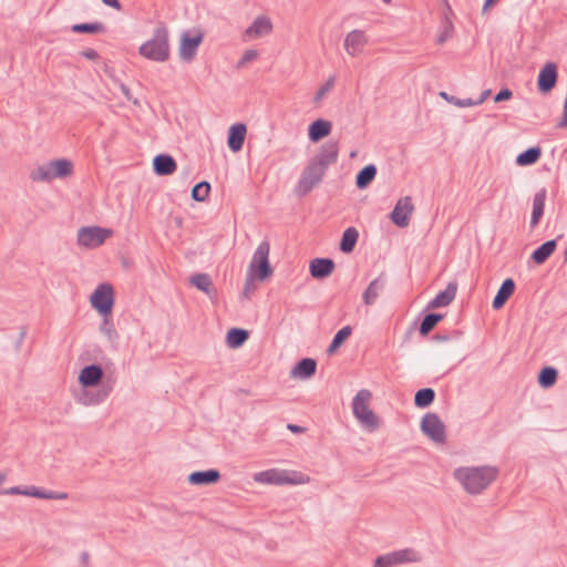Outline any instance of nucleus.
<instances>
[{
	"label": "nucleus",
	"mask_w": 567,
	"mask_h": 567,
	"mask_svg": "<svg viewBox=\"0 0 567 567\" xmlns=\"http://www.w3.org/2000/svg\"><path fill=\"white\" fill-rule=\"evenodd\" d=\"M496 466L485 465L476 467H458L454 471V478L472 495L481 494L498 476Z\"/></svg>",
	"instance_id": "obj_1"
},
{
	"label": "nucleus",
	"mask_w": 567,
	"mask_h": 567,
	"mask_svg": "<svg viewBox=\"0 0 567 567\" xmlns=\"http://www.w3.org/2000/svg\"><path fill=\"white\" fill-rule=\"evenodd\" d=\"M138 53L151 61H167L171 55L167 28L163 24L156 27L153 37L140 47Z\"/></svg>",
	"instance_id": "obj_2"
},
{
	"label": "nucleus",
	"mask_w": 567,
	"mask_h": 567,
	"mask_svg": "<svg viewBox=\"0 0 567 567\" xmlns=\"http://www.w3.org/2000/svg\"><path fill=\"white\" fill-rule=\"evenodd\" d=\"M254 481L259 484L301 485L309 483L310 477L297 471L270 468L256 473L254 475Z\"/></svg>",
	"instance_id": "obj_3"
},
{
	"label": "nucleus",
	"mask_w": 567,
	"mask_h": 567,
	"mask_svg": "<svg viewBox=\"0 0 567 567\" xmlns=\"http://www.w3.org/2000/svg\"><path fill=\"white\" fill-rule=\"evenodd\" d=\"M73 173V164L66 158L51 161L38 166L30 174L33 182H51L55 178H64Z\"/></svg>",
	"instance_id": "obj_4"
},
{
	"label": "nucleus",
	"mask_w": 567,
	"mask_h": 567,
	"mask_svg": "<svg viewBox=\"0 0 567 567\" xmlns=\"http://www.w3.org/2000/svg\"><path fill=\"white\" fill-rule=\"evenodd\" d=\"M372 393L367 390H360L352 401L353 415L364 425L375 429L379 426V419L369 408Z\"/></svg>",
	"instance_id": "obj_5"
},
{
	"label": "nucleus",
	"mask_w": 567,
	"mask_h": 567,
	"mask_svg": "<svg viewBox=\"0 0 567 567\" xmlns=\"http://www.w3.org/2000/svg\"><path fill=\"white\" fill-rule=\"evenodd\" d=\"M269 251L270 245L267 240L258 245L249 266L248 277L265 280L272 274L269 265Z\"/></svg>",
	"instance_id": "obj_6"
},
{
	"label": "nucleus",
	"mask_w": 567,
	"mask_h": 567,
	"mask_svg": "<svg viewBox=\"0 0 567 567\" xmlns=\"http://www.w3.org/2000/svg\"><path fill=\"white\" fill-rule=\"evenodd\" d=\"M91 303L101 315L107 317L114 305V290L110 284H100L91 295Z\"/></svg>",
	"instance_id": "obj_7"
},
{
	"label": "nucleus",
	"mask_w": 567,
	"mask_h": 567,
	"mask_svg": "<svg viewBox=\"0 0 567 567\" xmlns=\"http://www.w3.org/2000/svg\"><path fill=\"white\" fill-rule=\"evenodd\" d=\"M420 560L419 554L412 548H404L379 556L374 560V567H393L404 563H415Z\"/></svg>",
	"instance_id": "obj_8"
},
{
	"label": "nucleus",
	"mask_w": 567,
	"mask_h": 567,
	"mask_svg": "<svg viewBox=\"0 0 567 567\" xmlns=\"http://www.w3.org/2000/svg\"><path fill=\"white\" fill-rule=\"evenodd\" d=\"M324 173L326 172H323L322 168H319L312 163H309V165L302 172L300 179L298 181L296 186V194L298 196L307 195L312 190L315 186L321 182Z\"/></svg>",
	"instance_id": "obj_9"
},
{
	"label": "nucleus",
	"mask_w": 567,
	"mask_h": 567,
	"mask_svg": "<svg viewBox=\"0 0 567 567\" xmlns=\"http://www.w3.org/2000/svg\"><path fill=\"white\" fill-rule=\"evenodd\" d=\"M112 234L111 230L101 227H82L78 233V244L86 248L101 246Z\"/></svg>",
	"instance_id": "obj_10"
},
{
	"label": "nucleus",
	"mask_w": 567,
	"mask_h": 567,
	"mask_svg": "<svg viewBox=\"0 0 567 567\" xmlns=\"http://www.w3.org/2000/svg\"><path fill=\"white\" fill-rule=\"evenodd\" d=\"M421 429L435 443H444L446 439L445 426L437 414L427 413L423 416Z\"/></svg>",
	"instance_id": "obj_11"
},
{
	"label": "nucleus",
	"mask_w": 567,
	"mask_h": 567,
	"mask_svg": "<svg viewBox=\"0 0 567 567\" xmlns=\"http://www.w3.org/2000/svg\"><path fill=\"white\" fill-rule=\"evenodd\" d=\"M338 155L339 142L330 140L321 145L319 152L311 159L310 163H312L319 168H322V171L326 172L330 165L334 164L338 161Z\"/></svg>",
	"instance_id": "obj_12"
},
{
	"label": "nucleus",
	"mask_w": 567,
	"mask_h": 567,
	"mask_svg": "<svg viewBox=\"0 0 567 567\" xmlns=\"http://www.w3.org/2000/svg\"><path fill=\"white\" fill-rule=\"evenodd\" d=\"M413 210L414 206L412 198L410 196H405L396 202L392 213L390 214V218L393 224L403 228L409 225Z\"/></svg>",
	"instance_id": "obj_13"
},
{
	"label": "nucleus",
	"mask_w": 567,
	"mask_h": 567,
	"mask_svg": "<svg viewBox=\"0 0 567 567\" xmlns=\"http://www.w3.org/2000/svg\"><path fill=\"white\" fill-rule=\"evenodd\" d=\"M272 32V22L267 16L257 17L254 22L245 30L243 41L248 42Z\"/></svg>",
	"instance_id": "obj_14"
},
{
	"label": "nucleus",
	"mask_w": 567,
	"mask_h": 567,
	"mask_svg": "<svg viewBox=\"0 0 567 567\" xmlns=\"http://www.w3.org/2000/svg\"><path fill=\"white\" fill-rule=\"evenodd\" d=\"M367 43L368 39L364 32L361 30H353L346 37L344 49L351 56H357L363 51Z\"/></svg>",
	"instance_id": "obj_15"
},
{
	"label": "nucleus",
	"mask_w": 567,
	"mask_h": 567,
	"mask_svg": "<svg viewBox=\"0 0 567 567\" xmlns=\"http://www.w3.org/2000/svg\"><path fill=\"white\" fill-rule=\"evenodd\" d=\"M203 37L198 34L196 37H189L184 33L179 45V56L182 60L189 62L194 59L197 52L198 45L202 43Z\"/></svg>",
	"instance_id": "obj_16"
},
{
	"label": "nucleus",
	"mask_w": 567,
	"mask_h": 567,
	"mask_svg": "<svg viewBox=\"0 0 567 567\" xmlns=\"http://www.w3.org/2000/svg\"><path fill=\"white\" fill-rule=\"evenodd\" d=\"M557 81V66L555 63H547L538 74V89L542 92L550 91Z\"/></svg>",
	"instance_id": "obj_17"
},
{
	"label": "nucleus",
	"mask_w": 567,
	"mask_h": 567,
	"mask_svg": "<svg viewBox=\"0 0 567 567\" xmlns=\"http://www.w3.org/2000/svg\"><path fill=\"white\" fill-rule=\"evenodd\" d=\"M457 292V284L456 281H451L447 284L446 288L443 291H440L430 302L429 309H436L441 307L449 306L456 296Z\"/></svg>",
	"instance_id": "obj_18"
},
{
	"label": "nucleus",
	"mask_w": 567,
	"mask_h": 567,
	"mask_svg": "<svg viewBox=\"0 0 567 567\" xmlns=\"http://www.w3.org/2000/svg\"><path fill=\"white\" fill-rule=\"evenodd\" d=\"M334 262L329 258H315L310 261V275L316 279L327 278L334 270Z\"/></svg>",
	"instance_id": "obj_19"
},
{
	"label": "nucleus",
	"mask_w": 567,
	"mask_h": 567,
	"mask_svg": "<svg viewBox=\"0 0 567 567\" xmlns=\"http://www.w3.org/2000/svg\"><path fill=\"white\" fill-rule=\"evenodd\" d=\"M385 287V276L381 274L378 278L372 280L367 289L363 291L362 300L365 306H372L375 303L380 293L384 290Z\"/></svg>",
	"instance_id": "obj_20"
},
{
	"label": "nucleus",
	"mask_w": 567,
	"mask_h": 567,
	"mask_svg": "<svg viewBox=\"0 0 567 567\" xmlns=\"http://www.w3.org/2000/svg\"><path fill=\"white\" fill-rule=\"evenodd\" d=\"M247 127L243 123H237L230 126L228 132L227 144L233 152H238L243 148Z\"/></svg>",
	"instance_id": "obj_21"
},
{
	"label": "nucleus",
	"mask_w": 567,
	"mask_h": 567,
	"mask_svg": "<svg viewBox=\"0 0 567 567\" xmlns=\"http://www.w3.org/2000/svg\"><path fill=\"white\" fill-rule=\"evenodd\" d=\"M153 168L158 176H166L176 171L177 164L171 155L159 154L154 157Z\"/></svg>",
	"instance_id": "obj_22"
},
{
	"label": "nucleus",
	"mask_w": 567,
	"mask_h": 567,
	"mask_svg": "<svg viewBox=\"0 0 567 567\" xmlns=\"http://www.w3.org/2000/svg\"><path fill=\"white\" fill-rule=\"evenodd\" d=\"M103 378V370L100 365L91 364L82 369L79 381L83 386H94Z\"/></svg>",
	"instance_id": "obj_23"
},
{
	"label": "nucleus",
	"mask_w": 567,
	"mask_h": 567,
	"mask_svg": "<svg viewBox=\"0 0 567 567\" xmlns=\"http://www.w3.org/2000/svg\"><path fill=\"white\" fill-rule=\"evenodd\" d=\"M331 122L327 120H316L309 125L308 135L311 142H319L320 140L328 136L331 132Z\"/></svg>",
	"instance_id": "obj_24"
},
{
	"label": "nucleus",
	"mask_w": 567,
	"mask_h": 567,
	"mask_svg": "<svg viewBox=\"0 0 567 567\" xmlns=\"http://www.w3.org/2000/svg\"><path fill=\"white\" fill-rule=\"evenodd\" d=\"M220 480V473L217 470L193 472L188 476L192 485H210Z\"/></svg>",
	"instance_id": "obj_25"
},
{
	"label": "nucleus",
	"mask_w": 567,
	"mask_h": 567,
	"mask_svg": "<svg viewBox=\"0 0 567 567\" xmlns=\"http://www.w3.org/2000/svg\"><path fill=\"white\" fill-rule=\"evenodd\" d=\"M189 282L192 286L205 292L210 298L217 295L216 288L214 287L212 278L208 274H195L190 277Z\"/></svg>",
	"instance_id": "obj_26"
},
{
	"label": "nucleus",
	"mask_w": 567,
	"mask_h": 567,
	"mask_svg": "<svg viewBox=\"0 0 567 567\" xmlns=\"http://www.w3.org/2000/svg\"><path fill=\"white\" fill-rule=\"evenodd\" d=\"M546 189L542 188L539 189L533 198V210H532V217H530V227L535 228L540 218L544 215V208H545V200H546Z\"/></svg>",
	"instance_id": "obj_27"
},
{
	"label": "nucleus",
	"mask_w": 567,
	"mask_h": 567,
	"mask_svg": "<svg viewBox=\"0 0 567 567\" xmlns=\"http://www.w3.org/2000/svg\"><path fill=\"white\" fill-rule=\"evenodd\" d=\"M514 291H515L514 280L512 278L505 279L493 300V303H492L493 308L501 309L506 303L508 298L514 293Z\"/></svg>",
	"instance_id": "obj_28"
},
{
	"label": "nucleus",
	"mask_w": 567,
	"mask_h": 567,
	"mask_svg": "<svg viewBox=\"0 0 567 567\" xmlns=\"http://www.w3.org/2000/svg\"><path fill=\"white\" fill-rule=\"evenodd\" d=\"M316 360L311 358H305L293 367L291 375L295 378L308 379L316 373Z\"/></svg>",
	"instance_id": "obj_29"
},
{
	"label": "nucleus",
	"mask_w": 567,
	"mask_h": 567,
	"mask_svg": "<svg viewBox=\"0 0 567 567\" xmlns=\"http://www.w3.org/2000/svg\"><path fill=\"white\" fill-rule=\"evenodd\" d=\"M557 247L556 239L548 240L540 245L534 252L532 254V259L537 264H544L549 256L555 251Z\"/></svg>",
	"instance_id": "obj_30"
},
{
	"label": "nucleus",
	"mask_w": 567,
	"mask_h": 567,
	"mask_svg": "<svg viewBox=\"0 0 567 567\" xmlns=\"http://www.w3.org/2000/svg\"><path fill=\"white\" fill-rule=\"evenodd\" d=\"M377 175V167L373 164L364 166L355 177V185L359 189L367 188Z\"/></svg>",
	"instance_id": "obj_31"
},
{
	"label": "nucleus",
	"mask_w": 567,
	"mask_h": 567,
	"mask_svg": "<svg viewBox=\"0 0 567 567\" xmlns=\"http://www.w3.org/2000/svg\"><path fill=\"white\" fill-rule=\"evenodd\" d=\"M359 233L354 227L347 228L340 241V250L344 254L353 251L354 246L358 241Z\"/></svg>",
	"instance_id": "obj_32"
},
{
	"label": "nucleus",
	"mask_w": 567,
	"mask_h": 567,
	"mask_svg": "<svg viewBox=\"0 0 567 567\" xmlns=\"http://www.w3.org/2000/svg\"><path fill=\"white\" fill-rule=\"evenodd\" d=\"M542 156V148L539 146L529 147L516 157L518 166H528L535 164Z\"/></svg>",
	"instance_id": "obj_33"
},
{
	"label": "nucleus",
	"mask_w": 567,
	"mask_h": 567,
	"mask_svg": "<svg viewBox=\"0 0 567 567\" xmlns=\"http://www.w3.org/2000/svg\"><path fill=\"white\" fill-rule=\"evenodd\" d=\"M249 333L247 330L239 329V328H231L227 332L226 341L228 347L230 348H239L243 346L246 340L248 339Z\"/></svg>",
	"instance_id": "obj_34"
},
{
	"label": "nucleus",
	"mask_w": 567,
	"mask_h": 567,
	"mask_svg": "<svg viewBox=\"0 0 567 567\" xmlns=\"http://www.w3.org/2000/svg\"><path fill=\"white\" fill-rule=\"evenodd\" d=\"M435 399V392L431 388H424L419 390L414 396V404L417 408H426L433 403Z\"/></svg>",
	"instance_id": "obj_35"
},
{
	"label": "nucleus",
	"mask_w": 567,
	"mask_h": 567,
	"mask_svg": "<svg viewBox=\"0 0 567 567\" xmlns=\"http://www.w3.org/2000/svg\"><path fill=\"white\" fill-rule=\"evenodd\" d=\"M557 380V370L551 367H545L540 370L538 374V383L543 388H550L555 384Z\"/></svg>",
	"instance_id": "obj_36"
},
{
	"label": "nucleus",
	"mask_w": 567,
	"mask_h": 567,
	"mask_svg": "<svg viewBox=\"0 0 567 567\" xmlns=\"http://www.w3.org/2000/svg\"><path fill=\"white\" fill-rule=\"evenodd\" d=\"M443 319V315L429 313L424 317L420 324V333L422 336L429 334L432 329Z\"/></svg>",
	"instance_id": "obj_37"
},
{
	"label": "nucleus",
	"mask_w": 567,
	"mask_h": 567,
	"mask_svg": "<svg viewBox=\"0 0 567 567\" xmlns=\"http://www.w3.org/2000/svg\"><path fill=\"white\" fill-rule=\"evenodd\" d=\"M351 333L352 328L350 326L341 328L333 337L328 348V353H333L342 344V342L346 341L351 336Z\"/></svg>",
	"instance_id": "obj_38"
},
{
	"label": "nucleus",
	"mask_w": 567,
	"mask_h": 567,
	"mask_svg": "<svg viewBox=\"0 0 567 567\" xmlns=\"http://www.w3.org/2000/svg\"><path fill=\"white\" fill-rule=\"evenodd\" d=\"M71 30L75 33H101L105 27L101 22L73 24Z\"/></svg>",
	"instance_id": "obj_39"
},
{
	"label": "nucleus",
	"mask_w": 567,
	"mask_h": 567,
	"mask_svg": "<svg viewBox=\"0 0 567 567\" xmlns=\"http://www.w3.org/2000/svg\"><path fill=\"white\" fill-rule=\"evenodd\" d=\"M210 192V185L208 182H200L196 184L192 189V198L196 202H204Z\"/></svg>",
	"instance_id": "obj_40"
},
{
	"label": "nucleus",
	"mask_w": 567,
	"mask_h": 567,
	"mask_svg": "<svg viewBox=\"0 0 567 567\" xmlns=\"http://www.w3.org/2000/svg\"><path fill=\"white\" fill-rule=\"evenodd\" d=\"M30 496L43 499H65L68 498L66 493L47 492L37 487H32V492H28Z\"/></svg>",
	"instance_id": "obj_41"
},
{
	"label": "nucleus",
	"mask_w": 567,
	"mask_h": 567,
	"mask_svg": "<svg viewBox=\"0 0 567 567\" xmlns=\"http://www.w3.org/2000/svg\"><path fill=\"white\" fill-rule=\"evenodd\" d=\"M440 95L446 100L447 102L458 106V107H467V106H474V100L472 99H458L453 95H449L446 92H441Z\"/></svg>",
	"instance_id": "obj_42"
},
{
	"label": "nucleus",
	"mask_w": 567,
	"mask_h": 567,
	"mask_svg": "<svg viewBox=\"0 0 567 567\" xmlns=\"http://www.w3.org/2000/svg\"><path fill=\"white\" fill-rule=\"evenodd\" d=\"M259 56V52L254 49L246 50L239 61L237 62V69L244 68L246 64L255 61Z\"/></svg>",
	"instance_id": "obj_43"
},
{
	"label": "nucleus",
	"mask_w": 567,
	"mask_h": 567,
	"mask_svg": "<svg viewBox=\"0 0 567 567\" xmlns=\"http://www.w3.org/2000/svg\"><path fill=\"white\" fill-rule=\"evenodd\" d=\"M102 331L109 337L110 340H113L117 338L116 330L114 328V324L112 321L107 319V317L104 318L103 324H102Z\"/></svg>",
	"instance_id": "obj_44"
},
{
	"label": "nucleus",
	"mask_w": 567,
	"mask_h": 567,
	"mask_svg": "<svg viewBox=\"0 0 567 567\" xmlns=\"http://www.w3.org/2000/svg\"><path fill=\"white\" fill-rule=\"evenodd\" d=\"M333 84H334V79L333 78H330L316 93V96H315V100L316 101H319L321 100L326 94L327 92H329L332 87H333Z\"/></svg>",
	"instance_id": "obj_45"
},
{
	"label": "nucleus",
	"mask_w": 567,
	"mask_h": 567,
	"mask_svg": "<svg viewBox=\"0 0 567 567\" xmlns=\"http://www.w3.org/2000/svg\"><path fill=\"white\" fill-rule=\"evenodd\" d=\"M512 96L513 92L509 89H503L494 96V101L498 103L502 101L509 100Z\"/></svg>",
	"instance_id": "obj_46"
},
{
	"label": "nucleus",
	"mask_w": 567,
	"mask_h": 567,
	"mask_svg": "<svg viewBox=\"0 0 567 567\" xmlns=\"http://www.w3.org/2000/svg\"><path fill=\"white\" fill-rule=\"evenodd\" d=\"M28 492H32V487L28 488V489H21L20 487L14 486L9 489H6L3 493L9 494V495H20L21 494V495L30 496V494Z\"/></svg>",
	"instance_id": "obj_47"
},
{
	"label": "nucleus",
	"mask_w": 567,
	"mask_h": 567,
	"mask_svg": "<svg viewBox=\"0 0 567 567\" xmlns=\"http://www.w3.org/2000/svg\"><path fill=\"white\" fill-rule=\"evenodd\" d=\"M81 54L87 60L95 61L99 59V53L94 49H86L82 51Z\"/></svg>",
	"instance_id": "obj_48"
},
{
	"label": "nucleus",
	"mask_w": 567,
	"mask_h": 567,
	"mask_svg": "<svg viewBox=\"0 0 567 567\" xmlns=\"http://www.w3.org/2000/svg\"><path fill=\"white\" fill-rule=\"evenodd\" d=\"M80 561H81L82 567H90V555L87 551L81 553Z\"/></svg>",
	"instance_id": "obj_49"
},
{
	"label": "nucleus",
	"mask_w": 567,
	"mask_h": 567,
	"mask_svg": "<svg viewBox=\"0 0 567 567\" xmlns=\"http://www.w3.org/2000/svg\"><path fill=\"white\" fill-rule=\"evenodd\" d=\"M491 94V90H485L482 92L481 97L478 100H474L475 105L482 104Z\"/></svg>",
	"instance_id": "obj_50"
},
{
	"label": "nucleus",
	"mask_w": 567,
	"mask_h": 567,
	"mask_svg": "<svg viewBox=\"0 0 567 567\" xmlns=\"http://www.w3.org/2000/svg\"><path fill=\"white\" fill-rule=\"evenodd\" d=\"M106 6L112 7L116 10L121 9V3L118 0H102Z\"/></svg>",
	"instance_id": "obj_51"
},
{
	"label": "nucleus",
	"mask_w": 567,
	"mask_h": 567,
	"mask_svg": "<svg viewBox=\"0 0 567 567\" xmlns=\"http://www.w3.org/2000/svg\"><path fill=\"white\" fill-rule=\"evenodd\" d=\"M121 91L127 100H132L131 91L125 84H121Z\"/></svg>",
	"instance_id": "obj_52"
},
{
	"label": "nucleus",
	"mask_w": 567,
	"mask_h": 567,
	"mask_svg": "<svg viewBox=\"0 0 567 567\" xmlns=\"http://www.w3.org/2000/svg\"><path fill=\"white\" fill-rule=\"evenodd\" d=\"M251 279H252L251 277H249V278L247 279V282H246V286H245V289H244V292H243V293H244V296H245L246 298H248V297H249V291H250V280H251Z\"/></svg>",
	"instance_id": "obj_53"
},
{
	"label": "nucleus",
	"mask_w": 567,
	"mask_h": 567,
	"mask_svg": "<svg viewBox=\"0 0 567 567\" xmlns=\"http://www.w3.org/2000/svg\"><path fill=\"white\" fill-rule=\"evenodd\" d=\"M288 429L293 433H300L303 431V429L299 425L289 424Z\"/></svg>",
	"instance_id": "obj_54"
},
{
	"label": "nucleus",
	"mask_w": 567,
	"mask_h": 567,
	"mask_svg": "<svg viewBox=\"0 0 567 567\" xmlns=\"http://www.w3.org/2000/svg\"><path fill=\"white\" fill-rule=\"evenodd\" d=\"M447 37H449L447 32H446V31H445V32H443V33L440 35V38H439L437 42H439L440 44H442V43L446 40V38H447Z\"/></svg>",
	"instance_id": "obj_55"
},
{
	"label": "nucleus",
	"mask_w": 567,
	"mask_h": 567,
	"mask_svg": "<svg viewBox=\"0 0 567 567\" xmlns=\"http://www.w3.org/2000/svg\"><path fill=\"white\" fill-rule=\"evenodd\" d=\"M107 394H109V391H106V390H105V391H103L102 395H101L99 399H96V400L94 401V403H99L100 401H102L103 399H105V398L107 396Z\"/></svg>",
	"instance_id": "obj_56"
},
{
	"label": "nucleus",
	"mask_w": 567,
	"mask_h": 567,
	"mask_svg": "<svg viewBox=\"0 0 567 567\" xmlns=\"http://www.w3.org/2000/svg\"><path fill=\"white\" fill-rule=\"evenodd\" d=\"M495 0H485L483 9L486 10Z\"/></svg>",
	"instance_id": "obj_57"
},
{
	"label": "nucleus",
	"mask_w": 567,
	"mask_h": 567,
	"mask_svg": "<svg viewBox=\"0 0 567 567\" xmlns=\"http://www.w3.org/2000/svg\"><path fill=\"white\" fill-rule=\"evenodd\" d=\"M6 477L3 474L0 473V485L4 482Z\"/></svg>",
	"instance_id": "obj_58"
},
{
	"label": "nucleus",
	"mask_w": 567,
	"mask_h": 567,
	"mask_svg": "<svg viewBox=\"0 0 567 567\" xmlns=\"http://www.w3.org/2000/svg\"><path fill=\"white\" fill-rule=\"evenodd\" d=\"M350 156H351V157H354V156H355V152H352V153L350 154Z\"/></svg>",
	"instance_id": "obj_59"
},
{
	"label": "nucleus",
	"mask_w": 567,
	"mask_h": 567,
	"mask_svg": "<svg viewBox=\"0 0 567 567\" xmlns=\"http://www.w3.org/2000/svg\"><path fill=\"white\" fill-rule=\"evenodd\" d=\"M565 260L567 261V249L565 250Z\"/></svg>",
	"instance_id": "obj_60"
},
{
	"label": "nucleus",
	"mask_w": 567,
	"mask_h": 567,
	"mask_svg": "<svg viewBox=\"0 0 567 567\" xmlns=\"http://www.w3.org/2000/svg\"><path fill=\"white\" fill-rule=\"evenodd\" d=\"M383 1L389 3L391 0H383Z\"/></svg>",
	"instance_id": "obj_61"
}]
</instances>
